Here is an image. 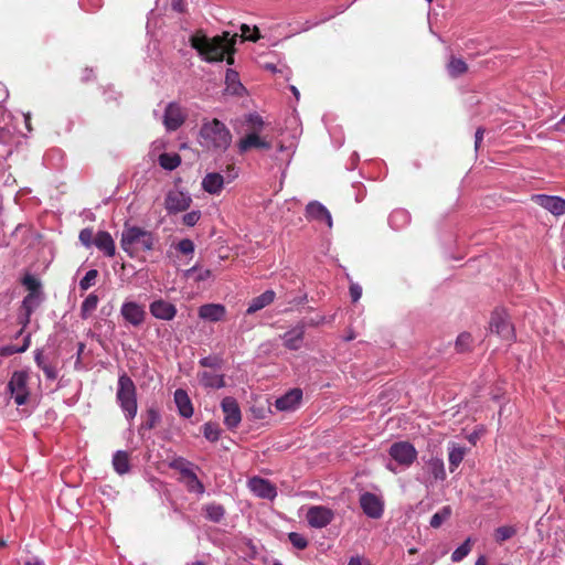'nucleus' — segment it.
Returning <instances> with one entry per match:
<instances>
[{
    "label": "nucleus",
    "mask_w": 565,
    "mask_h": 565,
    "mask_svg": "<svg viewBox=\"0 0 565 565\" xmlns=\"http://www.w3.org/2000/svg\"><path fill=\"white\" fill-rule=\"evenodd\" d=\"M307 217L326 222L328 227L332 226V217L330 212L319 202H310L306 207Z\"/></svg>",
    "instance_id": "22"
},
{
    "label": "nucleus",
    "mask_w": 565,
    "mask_h": 565,
    "mask_svg": "<svg viewBox=\"0 0 565 565\" xmlns=\"http://www.w3.org/2000/svg\"><path fill=\"white\" fill-rule=\"evenodd\" d=\"M334 518L331 509L322 505L310 507L307 511L306 519L311 527L322 529L326 527Z\"/></svg>",
    "instance_id": "10"
},
{
    "label": "nucleus",
    "mask_w": 565,
    "mask_h": 565,
    "mask_svg": "<svg viewBox=\"0 0 565 565\" xmlns=\"http://www.w3.org/2000/svg\"><path fill=\"white\" fill-rule=\"evenodd\" d=\"M249 490L258 498L274 500L277 495L276 487L268 480L260 477H253L248 480Z\"/></svg>",
    "instance_id": "14"
},
{
    "label": "nucleus",
    "mask_w": 565,
    "mask_h": 565,
    "mask_svg": "<svg viewBox=\"0 0 565 565\" xmlns=\"http://www.w3.org/2000/svg\"><path fill=\"white\" fill-rule=\"evenodd\" d=\"M181 163V158L178 153H162L159 156V164L164 170L172 171Z\"/></svg>",
    "instance_id": "33"
},
{
    "label": "nucleus",
    "mask_w": 565,
    "mask_h": 565,
    "mask_svg": "<svg viewBox=\"0 0 565 565\" xmlns=\"http://www.w3.org/2000/svg\"><path fill=\"white\" fill-rule=\"evenodd\" d=\"M120 316L127 324L140 327L146 320L147 312L142 305L134 300H126L120 307Z\"/></svg>",
    "instance_id": "8"
},
{
    "label": "nucleus",
    "mask_w": 565,
    "mask_h": 565,
    "mask_svg": "<svg viewBox=\"0 0 565 565\" xmlns=\"http://www.w3.org/2000/svg\"><path fill=\"white\" fill-rule=\"evenodd\" d=\"M246 122L249 126V128L252 129L250 132L262 131V129L264 128V125H265L263 118L256 113L248 114L246 116Z\"/></svg>",
    "instance_id": "45"
},
{
    "label": "nucleus",
    "mask_w": 565,
    "mask_h": 565,
    "mask_svg": "<svg viewBox=\"0 0 565 565\" xmlns=\"http://www.w3.org/2000/svg\"><path fill=\"white\" fill-rule=\"evenodd\" d=\"M172 7H173V9L179 10V11H181V10H182V9H181V2H180V0H173V2H172Z\"/></svg>",
    "instance_id": "63"
},
{
    "label": "nucleus",
    "mask_w": 565,
    "mask_h": 565,
    "mask_svg": "<svg viewBox=\"0 0 565 565\" xmlns=\"http://www.w3.org/2000/svg\"><path fill=\"white\" fill-rule=\"evenodd\" d=\"M7 97H8V92L4 88V86L0 84V103L6 100Z\"/></svg>",
    "instance_id": "58"
},
{
    "label": "nucleus",
    "mask_w": 565,
    "mask_h": 565,
    "mask_svg": "<svg viewBox=\"0 0 565 565\" xmlns=\"http://www.w3.org/2000/svg\"><path fill=\"white\" fill-rule=\"evenodd\" d=\"M237 147L238 151L244 153L253 148L269 149L271 143L265 138L260 137L259 132H249L244 138L239 139Z\"/></svg>",
    "instance_id": "19"
},
{
    "label": "nucleus",
    "mask_w": 565,
    "mask_h": 565,
    "mask_svg": "<svg viewBox=\"0 0 565 565\" xmlns=\"http://www.w3.org/2000/svg\"><path fill=\"white\" fill-rule=\"evenodd\" d=\"M200 363L204 367H211L212 370H215L220 367L221 359L220 355H205L201 359Z\"/></svg>",
    "instance_id": "50"
},
{
    "label": "nucleus",
    "mask_w": 565,
    "mask_h": 565,
    "mask_svg": "<svg viewBox=\"0 0 565 565\" xmlns=\"http://www.w3.org/2000/svg\"><path fill=\"white\" fill-rule=\"evenodd\" d=\"M81 243L85 246V247H90L92 245H94V232L92 228H84L79 232V236H78Z\"/></svg>",
    "instance_id": "49"
},
{
    "label": "nucleus",
    "mask_w": 565,
    "mask_h": 565,
    "mask_svg": "<svg viewBox=\"0 0 565 565\" xmlns=\"http://www.w3.org/2000/svg\"><path fill=\"white\" fill-rule=\"evenodd\" d=\"M200 319L209 322H217L224 319L226 315L225 306L221 303H206L199 308Z\"/></svg>",
    "instance_id": "20"
},
{
    "label": "nucleus",
    "mask_w": 565,
    "mask_h": 565,
    "mask_svg": "<svg viewBox=\"0 0 565 565\" xmlns=\"http://www.w3.org/2000/svg\"><path fill=\"white\" fill-rule=\"evenodd\" d=\"M275 296L276 294L274 290H266L262 295L253 298L248 305L247 313L252 315L267 307L274 301Z\"/></svg>",
    "instance_id": "25"
},
{
    "label": "nucleus",
    "mask_w": 565,
    "mask_h": 565,
    "mask_svg": "<svg viewBox=\"0 0 565 565\" xmlns=\"http://www.w3.org/2000/svg\"><path fill=\"white\" fill-rule=\"evenodd\" d=\"M203 435L207 440L214 443L218 440L221 436V429L217 424L209 422L203 426Z\"/></svg>",
    "instance_id": "43"
},
{
    "label": "nucleus",
    "mask_w": 565,
    "mask_h": 565,
    "mask_svg": "<svg viewBox=\"0 0 565 565\" xmlns=\"http://www.w3.org/2000/svg\"><path fill=\"white\" fill-rule=\"evenodd\" d=\"M451 514L450 507L446 505L440 511L436 512L430 519V526L438 529Z\"/></svg>",
    "instance_id": "42"
},
{
    "label": "nucleus",
    "mask_w": 565,
    "mask_h": 565,
    "mask_svg": "<svg viewBox=\"0 0 565 565\" xmlns=\"http://www.w3.org/2000/svg\"><path fill=\"white\" fill-rule=\"evenodd\" d=\"M98 296L95 294H89L81 306V317L83 319H87L97 308L98 305Z\"/></svg>",
    "instance_id": "34"
},
{
    "label": "nucleus",
    "mask_w": 565,
    "mask_h": 565,
    "mask_svg": "<svg viewBox=\"0 0 565 565\" xmlns=\"http://www.w3.org/2000/svg\"><path fill=\"white\" fill-rule=\"evenodd\" d=\"M447 71L451 77H458L468 71V65L461 58L451 57L447 64Z\"/></svg>",
    "instance_id": "35"
},
{
    "label": "nucleus",
    "mask_w": 565,
    "mask_h": 565,
    "mask_svg": "<svg viewBox=\"0 0 565 565\" xmlns=\"http://www.w3.org/2000/svg\"><path fill=\"white\" fill-rule=\"evenodd\" d=\"M484 130L482 128H478L476 131V148L479 147V143L482 141Z\"/></svg>",
    "instance_id": "57"
},
{
    "label": "nucleus",
    "mask_w": 565,
    "mask_h": 565,
    "mask_svg": "<svg viewBox=\"0 0 565 565\" xmlns=\"http://www.w3.org/2000/svg\"><path fill=\"white\" fill-rule=\"evenodd\" d=\"M292 153H294V150H292L291 146L279 145L277 153L275 154V159L279 163L288 164L290 162Z\"/></svg>",
    "instance_id": "46"
},
{
    "label": "nucleus",
    "mask_w": 565,
    "mask_h": 565,
    "mask_svg": "<svg viewBox=\"0 0 565 565\" xmlns=\"http://www.w3.org/2000/svg\"><path fill=\"white\" fill-rule=\"evenodd\" d=\"M232 134L224 122L221 120L205 119L199 131L200 145L215 152H225L232 143Z\"/></svg>",
    "instance_id": "2"
},
{
    "label": "nucleus",
    "mask_w": 565,
    "mask_h": 565,
    "mask_svg": "<svg viewBox=\"0 0 565 565\" xmlns=\"http://www.w3.org/2000/svg\"><path fill=\"white\" fill-rule=\"evenodd\" d=\"M348 565H362V559L360 557H351Z\"/></svg>",
    "instance_id": "59"
},
{
    "label": "nucleus",
    "mask_w": 565,
    "mask_h": 565,
    "mask_svg": "<svg viewBox=\"0 0 565 565\" xmlns=\"http://www.w3.org/2000/svg\"><path fill=\"white\" fill-rule=\"evenodd\" d=\"M13 139V135L10 129L8 128H0V143L2 145H9Z\"/></svg>",
    "instance_id": "55"
},
{
    "label": "nucleus",
    "mask_w": 565,
    "mask_h": 565,
    "mask_svg": "<svg viewBox=\"0 0 565 565\" xmlns=\"http://www.w3.org/2000/svg\"><path fill=\"white\" fill-rule=\"evenodd\" d=\"M470 539H467L460 546H458L451 554V561L457 563L462 561L471 551Z\"/></svg>",
    "instance_id": "44"
},
{
    "label": "nucleus",
    "mask_w": 565,
    "mask_h": 565,
    "mask_svg": "<svg viewBox=\"0 0 565 565\" xmlns=\"http://www.w3.org/2000/svg\"><path fill=\"white\" fill-rule=\"evenodd\" d=\"M244 86L239 81L238 73L227 70L225 75V92L231 95H242Z\"/></svg>",
    "instance_id": "27"
},
{
    "label": "nucleus",
    "mask_w": 565,
    "mask_h": 565,
    "mask_svg": "<svg viewBox=\"0 0 565 565\" xmlns=\"http://www.w3.org/2000/svg\"><path fill=\"white\" fill-rule=\"evenodd\" d=\"M475 565H487V559L483 555H481L475 563Z\"/></svg>",
    "instance_id": "61"
},
{
    "label": "nucleus",
    "mask_w": 565,
    "mask_h": 565,
    "mask_svg": "<svg viewBox=\"0 0 565 565\" xmlns=\"http://www.w3.org/2000/svg\"><path fill=\"white\" fill-rule=\"evenodd\" d=\"M289 541L298 550H303L308 545L307 540L301 534L296 532H291L289 534Z\"/></svg>",
    "instance_id": "51"
},
{
    "label": "nucleus",
    "mask_w": 565,
    "mask_h": 565,
    "mask_svg": "<svg viewBox=\"0 0 565 565\" xmlns=\"http://www.w3.org/2000/svg\"><path fill=\"white\" fill-rule=\"evenodd\" d=\"M236 36L237 34L232 35L230 32H223L222 35L209 38L198 32L191 36L190 42L204 61L220 62L227 55L226 62L233 64L232 53Z\"/></svg>",
    "instance_id": "1"
},
{
    "label": "nucleus",
    "mask_w": 565,
    "mask_h": 565,
    "mask_svg": "<svg viewBox=\"0 0 565 565\" xmlns=\"http://www.w3.org/2000/svg\"><path fill=\"white\" fill-rule=\"evenodd\" d=\"M177 249L180 253L185 254V255L193 254V252H194V244H193V242L191 239L184 238V239H181L178 243Z\"/></svg>",
    "instance_id": "53"
},
{
    "label": "nucleus",
    "mask_w": 565,
    "mask_h": 565,
    "mask_svg": "<svg viewBox=\"0 0 565 565\" xmlns=\"http://www.w3.org/2000/svg\"><path fill=\"white\" fill-rule=\"evenodd\" d=\"M25 565H44V563L38 558H30Z\"/></svg>",
    "instance_id": "60"
},
{
    "label": "nucleus",
    "mask_w": 565,
    "mask_h": 565,
    "mask_svg": "<svg viewBox=\"0 0 565 565\" xmlns=\"http://www.w3.org/2000/svg\"><path fill=\"white\" fill-rule=\"evenodd\" d=\"M350 296L353 302L359 301L362 296V288L358 284H351L350 286Z\"/></svg>",
    "instance_id": "56"
},
{
    "label": "nucleus",
    "mask_w": 565,
    "mask_h": 565,
    "mask_svg": "<svg viewBox=\"0 0 565 565\" xmlns=\"http://www.w3.org/2000/svg\"><path fill=\"white\" fill-rule=\"evenodd\" d=\"M43 294H28L22 301V310L24 312L25 322L30 320V316L40 307L43 301Z\"/></svg>",
    "instance_id": "26"
},
{
    "label": "nucleus",
    "mask_w": 565,
    "mask_h": 565,
    "mask_svg": "<svg viewBox=\"0 0 565 565\" xmlns=\"http://www.w3.org/2000/svg\"><path fill=\"white\" fill-rule=\"evenodd\" d=\"M465 455H466L465 447L457 446V445H451L449 447L448 460H449V467H450L451 471H454L461 463V461L465 458Z\"/></svg>",
    "instance_id": "32"
},
{
    "label": "nucleus",
    "mask_w": 565,
    "mask_h": 565,
    "mask_svg": "<svg viewBox=\"0 0 565 565\" xmlns=\"http://www.w3.org/2000/svg\"><path fill=\"white\" fill-rule=\"evenodd\" d=\"M98 271L96 269H89L79 281V288L87 290L95 285Z\"/></svg>",
    "instance_id": "48"
},
{
    "label": "nucleus",
    "mask_w": 565,
    "mask_h": 565,
    "mask_svg": "<svg viewBox=\"0 0 565 565\" xmlns=\"http://www.w3.org/2000/svg\"><path fill=\"white\" fill-rule=\"evenodd\" d=\"M174 403L182 417L190 418L193 415L191 399L184 390L179 388L174 392Z\"/></svg>",
    "instance_id": "24"
},
{
    "label": "nucleus",
    "mask_w": 565,
    "mask_h": 565,
    "mask_svg": "<svg viewBox=\"0 0 565 565\" xmlns=\"http://www.w3.org/2000/svg\"><path fill=\"white\" fill-rule=\"evenodd\" d=\"M7 395L17 406L28 404L31 395L30 375L25 371L12 373L7 384Z\"/></svg>",
    "instance_id": "6"
},
{
    "label": "nucleus",
    "mask_w": 565,
    "mask_h": 565,
    "mask_svg": "<svg viewBox=\"0 0 565 565\" xmlns=\"http://www.w3.org/2000/svg\"><path fill=\"white\" fill-rule=\"evenodd\" d=\"M150 313L156 318L164 321H171L177 316V307L163 299L153 300L149 305Z\"/></svg>",
    "instance_id": "17"
},
{
    "label": "nucleus",
    "mask_w": 565,
    "mask_h": 565,
    "mask_svg": "<svg viewBox=\"0 0 565 565\" xmlns=\"http://www.w3.org/2000/svg\"><path fill=\"white\" fill-rule=\"evenodd\" d=\"M116 401L126 419L131 422L138 412L137 390L132 380L125 373L118 379Z\"/></svg>",
    "instance_id": "4"
},
{
    "label": "nucleus",
    "mask_w": 565,
    "mask_h": 565,
    "mask_svg": "<svg viewBox=\"0 0 565 565\" xmlns=\"http://www.w3.org/2000/svg\"><path fill=\"white\" fill-rule=\"evenodd\" d=\"M363 512L372 519H379L383 514V503L377 495L365 492L360 498Z\"/></svg>",
    "instance_id": "18"
},
{
    "label": "nucleus",
    "mask_w": 565,
    "mask_h": 565,
    "mask_svg": "<svg viewBox=\"0 0 565 565\" xmlns=\"http://www.w3.org/2000/svg\"><path fill=\"white\" fill-rule=\"evenodd\" d=\"M490 341L494 338L503 341L507 345L515 340L514 326L511 322L510 316L503 309H495L490 317L489 321Z\"/></svg>",
    "instance_id": "5"
},
{
    "label": "nucleus",
    "mask_w": 565,
    "mask_h": 565,
    "mask_svg": "<svg viewBox=\"0 0 565 565\" xmlns=\"http://www.w3.org/2000/svg\"><path fill=\"white\" fill-rule=\"evenodd\" d=\"M222 411L224 413V424L228 429H235L242 422V413L238 403L233 397L223 398Z\"/></svg>",
    "instance_id": "12"
},
{
    "label": "nucleus",
    "mask_w": 565,
    "mask_h": 565,
    "mask_svg": "<svg viewBox=\"0 0 565 565\" xmlns=\"http://www.w3.org/2000/svg\"><path fill=\"white\" fill-rule=\"evenodd\" d=\"M51 355H35V362L41 367L49 380H55L57 377V369L50 361Z\"/></svg>",
    "instance_id": "30"
},
{
    "label": "nucleus",
    "mask_w": 565,
    "mask_h": 565,
    "mask_svg": "<svg viewBox=\"0 0 565 565\" xmlns=\"http://www.w3.org/2000/svg\"><path fill=\"white\" fill-rule=\"evenodd\" d=\"M516 534V527L512 525H502L494 531V539L498 543L510 540Z\"/></svg>",
    "instance_id": "38"
},
{
    "label": "nucleus",
    "mask_w": 565,
    "mask_h": 565,
    "mask_svg": "<svg viewBox=\"0 0 565 565\" xmlns=\"http://www.w3.org/2000/svg\"><path fill=\"white\" fill-rule=\"evenodd\" d=\"M237 177V171L235 168H232L231 173L228 174L227 180L217 172H210L206 173L205 177L202 179L201 185L202 189L212 195H217L222 192L225 182H231Z\"/></svg>",
    "instance_id": "9"
},
{
    "label": "nucleus",
    "mask_w": 565,
    "mask_h": 565,
    "mask_svg": "<svg viewBox=\"0 0 565 565\" xmlns=\"http://www.w3.org/2000/svg\"><path fill=\"white\" fill-rule=\"evenodd\" d=\"M170 467L172 469L178 470L182 478H184L188 473H190L192 469V463L182 457H178L171 461Z\"/></svg>",
    "instance_id": "41"
},
{
    "label": "nucleus",
    "mask_w": 565,
    "mask_h": 565,
    "mask_svg": "<svg viewBox=\"0 0 565 565\" xmlns=\"http://www.w3.org/2000/svg\"><path fill=\"white\" fill-rule=\"evenodd\" d=\"M302 399V391L300 388H291L275 402V407L280 412H292L297 409Z\"/></svg>",
    "instance_id": "16"
},
{
    "label": "nucleus",
    "mask_w": 565,
    "mask_h": 565,
    "mask_svg": "<svg viewBox=\"0 0 565 565\" xmlns=\"http://www.w3.org/2000/svg\"><path fill=\"white\" fill-rule=\"evenodd\" d=\"M210 275H211V271L209 269H206L202 274H200L199 279H201V280L205 279V278L210 277Z\"/></svg>",
    "instance_id": "62"
},
{
    "label": "nucleus",
    "mask_w": 565,
    "mask_h": 565,
    "mask_svg": "<svg viewBox=\"0 0 565 565\" xmlns=\"http://www.w3.org/2000/svg\"><path fill=\"white\" fill-rule=\"evenodd\" d=\"M532 200L554 216L565 214V199L557 195L535 194Z\"/></svg>",
    "instance_id": "11"
},
{
    "label": "nucleus",
    "mask_w": 565,
    "mask_h": 565,
    "mask_svg": "<svg viewBox=\"0 0 565 565\" xmlns=\"http://www.w3.org/2000/svg\"><path fill=\"white\" fill-rule=\"evenodd\" d=\"M472 337L470 333H460L456 340V349L460 352L471 350Z\"/></svg>",
    "instance_id": "47"
},
{
    "label": "nucleus",
    "mask_w": 565,
    "mask_h": 565,
    "mask_svg": "<svg viewBox=\"0 0 565 565\" xmlns=\"http://www.w3.org/2000/svg\"><path fill=\"white\" fill-rule=\"evenodd\" d=\"M114 470L122 476L130 471V458L129 454L124 450H117L113 456Z\"/></svg>",
    "instance_id": "28"
},
{
    "label": "nucleus",
    "mask_w": 565,
    "mask_h": 565,
    "mask_svg": "<svg viewBox=\"0 0 565 565\" xmlns=\"http://www.w3.org/2000/svg\"><path fill=\"white\" fill-rule=\"evenodd\" d=\"M201 218V212L200 211H191L183 215L182 221L183 224L186 226H194L199 220Z\"/></svg>",
    "instance_id": "54"
},
{
    "label": "nucleus",
    "mask_w": 565,
    "mask_h": 565,
    "mask_svg": "<svg viewBox=\"0 0 565 565\" xmlns=\"http://www.w3.org/2000/svg\"><path fill=\"white\" fill-rule=\"evenodd\" d=\"M94 245L107 257H114L116 253L115 242L108 232L100 231L95 235Z\"/></svg>",
    "instance_id": "23"
},
{
    "label": "nucleus",
    "mask_w": 565,
    "mask_h": 565,
    "mask_svg": "<svg viewBox=\"0 0 565 565\" xmlns=\"http://www.w3.org/2000/svg\"><path fill=\"white\" fill-rule=\"evenodd\" d=\"M224 513L225 511L221 504L212 503L205 507L206 518L213 522H220L224 516Z\"/></svg>",
    "instance_id": "39"
},
{
    "label": "nucleus",
    "mask_w": 565,
    "mask_h": 565,
    "mask_svg": "<svg viewBox=\"0 0 565 565\" xmlns=\"http://www.w3.org/2000/svg\"><path fill=\"white\" fill-rule=\"evenodd\" d=\"M200 381L205 387L221 388L225 385L223 375L216 373L215 370L202 372Z\"/></svg>",
    "instance_id": "29"
},
{
    "label": "nucleus",
    "mask_w": 565,
    "mask_h": 565,
    "mask_svg": "<svg viewBox=\"0 0 565 565\" xmlns=\"http://www.w3.org/2000/svg\"><path fill=\"white\" fill-rule=\"evenodd\" d=\"M409 221V215L405 210H396L394 211L388 218L390 225L395 228L399 230L404 225H406Z\"/></svg>",
    "instance_id": "37"
},
{
    "label": "nucleus",
    "mask_w": 565,
    "mask_h": 565,
    "mask_svg": "<svg viewBox=\"0 0 565 565\" xmlns=\"http://www.w3.org/2000/svg\"><path fill=\"white\" fill-rule=\"evenodd\" d=\"M191 198L189 194L181 191H170L166 196L164 206L168 213H178L185 211L191 205Z\"/></svg>",
    "instance_id": "15"
},
{
    "label": "nucleus",
    "mask_w": 565,
    "mask_h": 565,
    "mask_svg": "<svg viewBox=\"0 0 565 565\" xmlns=\"http://www.w3.org/2000/svg\"><path fill=\"white\" fill-rule=\"evenodd\" d=\"M181 481L185 484L189 492L203 494L205 491L203 483L199 480L193 470L190 473H188L184 478H181Z\"/></svg>",
    "instance_id": "31"
},
{
    "label": "nucleus",
    "mask_w": 565,
    "mask_h": 565,
    "mask_svg": "<svg viewBox=\"0 0 565 565\" xmlns=\"http://www.w3.org/2000/svg\"><path fill=\"white\" fill-rule=\"evenodd\" d=\"M303 324H298L287 331L282 337L285 348L290 351L299 350L303 342Z\"/></svg>",
    "instance_id": "21"
},
{
    "label": "nucleus",
    "mask_w": 565,
    "mask_h": 565,
    "mask_svg": "<svg viewBox=\"0 0 565 565\" xmlns=\"http://www.w3.org/2000/svg\"><path fill=\"white\" fill-rule=\"evenodd\" d=\"M392 459L405 468L409 467L417 458V450L408 441L394 443L388 450Z\"/></svg>",
    "instance_id": "7"
},
{
    "label": "nucleus",
    "mask_w": 565,
    "mask_h": 565,
    "mask_svg": "<svg viewBox=\"0 0 565 565\" xmlns=\"http://www.w3.org/2000/svg\"><path fill=\"white\" fill-rule=\"evenodd\" d=\"M242 38L244 40L256 41L258 39V29L250 28L247 24H242L241 26Z\"/></svg>",
    "instance_id": "52"
},
{
    "label": "nucleus",
    "mask_w": 565,
    "mask_h": 565,
    "mask_svg": "<svg viewBox=\"0 0 565 565\" xmlns=\"http://www.w3.org/2000/svg\"><path fill=\"white\" fill-rule=\"evenodd\" d=\"M427 468L434 476L435 480H444L446 478L444 461L440 458L429 459L427 462Z\"/></svg>",
    "instance_id": "36"
},
{
    "label": "nucleus",
    "mask_w": 565,
    "mask_h": 565,
    "mask_svg": "<svg viewBox=\"0 0 565 565\" xmlns=\"http://www.w3.org/2000/svg\"><path fill=\"white\" fill-rule=\"evenodd\" d=\"M183 108L177 103H169L164 109L163 125L167 130L174 131L182 126L185 120Z\"/></svg>",
    "instance_id": "13"
},
{
    "label": "nucleus",
    "mask_w": 565,
    "mask_h": 565,
    "mask_svg": "<svg viewBox=\"0 0 565 565\" xmlns=\"http://www.w3.org/2000/svg\"><path fill=\"white\" fill-rule=\"evenodd\" d=\"M156 243L157 238L150 231L135 225H125L122 230L120 246L130 257L152 250Z\"/></svg>",
    "instance_id": "3"
},
{
    "label": "nucleus",
    "mask_w": 565,
    "mask_h": 565,
    "mask_svg": "<svg viewBox=\"0 0 565 565\" xmlns=\"http://www.w3.org/2000/svg\"><path fill=\"white\" fill-rule=\"evenodd\" d=\"M265 67L267 70H269L270 72H274V73L277 71V68H276V66L274 64H266Z\"/></svg>",
    "instance_id": "64"
},
{
    "label": "nucleus",
    "mask_w": 565,
    "mask_h": 565,
    "mask_svg": "<svg viewBox=\"0 0 565 565\" xmlns=\"http://www.w3.org/2000/svg\"><path fill=\"white\" fill-rule=\"evenodd\" d=\"M22 284L29 290V294H43L41 281L33 275H25L22 279Z\"/></svg>",
    "instance_id": "40"
}]
</instances>
